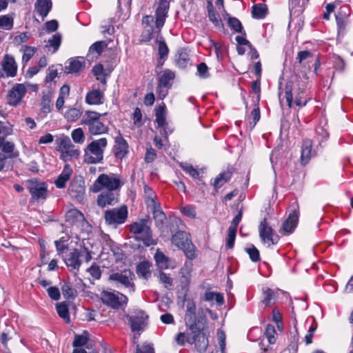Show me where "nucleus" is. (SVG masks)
<instances>
[{
    "mask_svg": "<svg viewBox=\"0 0 353 353\" xmlns=\"http://www.w3.org/2000/svg\"><path fill=\"white\" fill-rule=\"evenodd\" d=\"M107 145L108 140L106 138L92 141L84 149L83 161L88 164L102 163L104 150Z\"/></svg>",
    "mask_w": 353,
    "mask_h": 353,
    "instance_id": "f257e3e1",
    "label": "nucleus"
},
{
    "mask_svg": "<svg viewBox=\"0 0 353 353\" xmlns=\"http://www.w3.org/2000/svg\"><path fill=\"white\" fill-rule=\"evenodd\" d=\"M130 232L136 241H141L144 245L149 247L157 243L152 237V232L147 219H141L130 225Z\"/></svg>",
    "mask_w": 353,
    "mask_h": 353,
    "instance_id": "f03ea898",
    "label": "nucleus"
},
{
    "mask_svg": "<svg viewBox=\"0 0 353 353\" xmlns=\"http://www.w3.org/2000/svg\"><path fill=\"white\" fill-rule=\"evenodd\" d=\"M123 184L124 182L118 174H101L90 188V190L92 192H99L103 189H106V191L115 192L119 190Z\"/></svg>",
    "mask_w": 353,
    "mask_h": 353,
    "instance_id": "7ed1b4c3",
    "label": "nucleus"
},
{
    "mask_svg": "<svg viewBox=\"0 0 353 353\" xmlns=\"http://www.w3.org/2000/svg\"><path fill=\"white\" fill-rule=\"evenodd\" d=\"M172 242L183 250L189 259L192 260L196 257V248L189 233L184 231L176 232L172 237Z\"/></svg>",
    "mask_w": 353,
    "mask_h": 353,
    "instance_id": "20e7f679",
    "label": "nucleus"
},
{
    "mask_svg": "<svg viewBox=\"0 0 353 353\" xmlns=\"http://www.w3.org/2000/svg\"><path fill=\"white\" fill-rule=\"evenodd\" d=\"M101 114L94 111H86L82 117V123L88 125L91 134L97 135L108 132V127L100 121Z\"/></svg>",
    "mask_w": 353,
    "mask_h": 353,
    "instance_id": "39448f33",
    "label": "nucleus"
},
{
    "mask_svg": "<svg viewBox=\"0 0 353 353\" xmlns=\"http://www.w3.org/2000/svg\"><path fill=\"white\" fill-rule=\"evenodd\" d=\"M128 211L126 205L107 210L104 212V220L106 225L117 228L124 223L128 218Z\"/></svg>",
    "mask_w": 353,
    "mask_h": 353,
    "instance_id": "423d86ee",
    "label": "nucleus"
},
{
    "mask_svg": "<svg viewBox=\"0 0 353 353\" xmlns=\"http://www.w3.org/2000/svg\"><path fill=\"white\" fill-rule=\"evenodd\" d=\"M219 13L214 10L210 0L207 2L209 19L211 22H240L236 18L231 17L223 9V0H216Z\"/></svg>",
    "mask_w": 353,
    "mask_h": 353,
    "instance_id": "0eeeda50",
    "label": "nucleus"
},
{
    "mask_svg": "<svg viewBox=\"0 0 353 353\" xmlns=\"http://www.w3.org/2000/svg\"><path fill=\"white\" fill-rule=\"evenodd\" d=\"M190 336L188 341L195 345L196 348L199 352H205L208 346V339L203 332V328H201L196 323L190 325Z\"/></svg>",
    "mask_w": 353,
    "mask_h": 353,
    "instance_id": "6e6552de",
    "label": "nucleus"
},
{
    "mask_svg": "<svg viewBox=\"0 0 353 353\" xmlns=\"http://www.w3.org/2000/svg\"><path fill=\"white\" fill-rule=\"evenodd\" d=\"M134 278V273L129 269L112 273L109 276L110 281H114L117 284H121L125 288H128L130 292H134L135 290V285L133 281Z\"/></svg>",
    "mask_w": 353,
    "mask_h": 353,
    "instance_id": "1a4fd4ad",
    "label": "nucleus"
},
{
    "mask_svg": "<svg viewBox=\"0 0 353 353\" xmlns=\"http://www.w3.org/2000/svg\"><path fill=\"white\" fill-rule=\"evenodd\" d=\"M26 184L32 199L38 201L46 199L48 190L46 183L37 179H32L28 180Z\"/></svg>",
    "mask_w": 353,
    "mask_h": 353,
    "instance_id": "9d476101",
    "label": "nucleus"
},
{
    "mask_svg": "<svg viewBox=\"0 0 353 353\" xmlns=\"http://www.w3.org/2000/svg\"><path fill=\"white\" fill-rule=\"evenodd\" d=\"M101 301L103 303L112 308H119L128 303V297L119 292L103 291L101 294Z\"/></svg>",
    "mask_w": 353,
    "mask_h": 353,
    "instance_id": "9b49d317",
    "label": "nucleus"
},
{
    "mask_svg": "<svg viewBox=\"0 0 353 353\" xmlns=\"http://www.w3.org/2000/svg\"><path fill=\"white\" fill-rule=\"evenodd\" d=\"M259 232L261 241L268 244V246L276 244L279 241V236L274 234L272 228L268 224L265 218L259 223Z\"/></svg>",
    "mask_w": 353,
    "mask_h": 353,
    "instance_id": "f8f14e48",
    "label": "nucleus"
},
{
    "mask_svg": "<svg viewBox=\"0 0 353 353\" xmlns=\"http://www.w3.org/2000/svg\"><path fill=\"white\" fill-rule=\"evenodd\" d=\"M175 77L174 72L170 70H164L159 78L158 92L161 99L165 97L168 90L172 87V81Z\"/></svg>",
    "mask_w": 353,
    "mask_h": 353,
    "instance_id": "ddd939ff",
    "label": "nucleus"
},
{
    "mask_svg": "<svg viewBox=\"0 0 353 353\" xmlns=\"http://www.w3.org/2000/svg\"><path fill=\"white\" fill-rule=\"evenodd\" d=\"M148 317L145 312L142 310L134 312L132 314L126 316L133 332L142 331L146 325Z\"/></svg>",
    "mask_w": 353,
    "mask_h": 353,
    "instance_id": "4468645a",
    "label": "nucleus"
},
{
    "mask_svg": "<svg viewBox=\"0 0 353 353\" xmlns=\"http://www.w3.org/2000/svg\"><path fill=\"white\" fill-rule=\"evenodd\" d=\"M305 83L301 81L300 77H296L294 80H290L287 82L285 86V94L287 104L289 108H292V92L294 91V94H296V93H299V89L301 88H305Z\"/></svg>",
    "mask_w": 353,
    "mask_h": 353,
    "instance_id": "2eb2a0df",
    "label": "nucleus"
},
{
    "mask_svg": "<svg viewBox=\"0 0 353 353\" xmlns=\"http://www.w3.org/2000/svg\"><path fill=\"white\" fill-rule=\"evenodd\" d=\"M68 193L71 197L81 201L85 194V182L81 176L74 177L70 182Z\"/></svg>",
    "mask_w": 353,
    "mask_h": 353,
    "instance_id": "dca6fc26",
    "label": "nucleus"
},
{
    "mask_svg": "<svg viewBox=\"0 0 353 353\" xmlns=\"http://www.w3.org/2000/svg\"><path fill=\"white\" fill-rule=\"evenodd\" d=\"M26 92V88L23 84L17 83L8 92V103L12 105H18L25 96Z\"/></svg>",
    "mask_w": 353,
    "mask_h": 353,
    "instance_id": "f3484780",
    "label": "nucleus"
},
{
    "mask_svg": "<svg viewBox=\"0 0 353 353\" xmlns=\"http://www.w3.org/2000/svg\"><path fill=\"white\" fill-rule=\"evenodd\" d=\"M307 0H292L290 5V17L291 21H302V13Z\"/></svg>",
    "mask_w": 353,
    "mask_h": 353,
    "instance_id": "a211bd4d",
    "label": "nucleus"
},
{
    "mask_svg": "<svg viewBox=\"0 0 353 353\" xmlns=\"http://www.w3.org/2000/svg\"><path fill=\"white\" fill-rule=\"evenodd\" d=\"M65 220L69 224L76 225L77 228L88 225L84 215L77 209L68 210L65 215Z\"/></svg>",
    "mask_w": 353,
    "mask_h": 353,
    "instance_id": "6ab92c4d",
    "label": "nucleus"
},
{
    "mask_svg": "<svg viewBox=\"0 0 353 353\" xmlns=\"http://www.w3.org/2000/svg\"><path fill=\"white\" fill-rule=\"evenodd\" d=\"M299 216V206L294 209L288 216V219L283 222L281 232L284 234L292 233L296 228Z\"/></svg>",
    "mask_w": 353,
    "mask_h": 353,
    "instance_id": "aec40b11",
    "label": "nucleus"
},
{
    "mask_svg": "<svg viewBox=\"0 0 353 353\" xmlns=\"http://www.w3.org/2000/svg\"><path fill=\"white\" fill-rule=\"evenodd\" d=\"M119 194L112 191H105L98 195L97 203L101 208H105L107 205H114L118 202Z\"/></svg>",
    "mask_w": 353,
    "mask_h": 353,
    "instance_id": "412c9836",
    "label": "nucleus"
},
{
    "mask_svg": "<svg viewBox=\"0 0 353 353\" xmlns=\"http://www.w3.org/2000/svg\"><path fill=\"white\" fill-rule=\"evenodd\" d=\"M154 258L157 266L160 269H174L176 266L175 261L165 256L159 249H157Z\"/></svg>",
    "mask_w": 353,
    "mask_h": 353,
    "instance_id": "4be33fe9",
    "label": "nucleus"
},
{
    "mask_svg": "<svg viewBox=\"0 0 353 353\" xmlns=\"http://www.w3.org/2000/svg\"><path fill=\"white\" fill-rule=\"evenodd\" d=\"M113 152L116 158L122 159L128 152V144L121 134L115 138Z\"/></svg>",
    "mask_w": 353,
    "mask_h": 353,
    "instance_id": "5701e85b",
    "label": "nucleus"
},
{
    "mask_svg": "<svg viewBox=\"0 0 353 353\" xmlns=\"http://www.w3.org/2000/svg\"><path fill=\"white\" fill-rule=\"evenodd\" d=\"M1 66L7 77H14L17 74V66L13 57L6 54L1 61Z\"/></svg>",
    "mask_w": 353,
    "mask_h": 353,
    "instance_id": "b1692460",
    "label": "nucleus"
},
{
    "mask_svg": "<svg viewBox=\"0 0 353 353\" xmlns=\"http://www.w3.org/2000/svg\"><path fill=\"white\" fill-rule=\"evenodd\" d=\"M85 62L79 60V57L68 59L65 65L64 72L66 74H77L83 70Z\"/></svg>",
    "mask_w": 353,
    "mask_h": 353,
    "instance_id": "393cba45",
    "label": "nucleus"
},
{
    "mask_svg": "<svg viewBox=\"0 0 353 353\" xmlns=\"http://www.w3.org/2000/svg\"><path fill=\"white\" fill-rule=\"evenodd\" d=\"M80 256H83V254H80L77 249L73 250L65 259L67 266L72 268V270H78L81 265Z\"/></svg>",
    "mask_w": 353,
    "mask_h": 353,
    "instance_id": "a878e982",
    "label": "nucleus"
},
{
    "mask_svg": "<svg viewBox=\"0 0 353 353\" xmlns=\"http://www.w3.org/2000/svg\"><path fill=\"white\" fill-rule=\"evenodd\" d=\"M152 208L155 225L159 230H162L166 221V215L161 210L160 204L153 206Z\"/></svg>",
    "mask_w": 353,
    "mask_h": 353,
    "instance_id": "bb28decb",
    "label": "nucleus"
},
{
    "mask_svg": "<svg viewBox=\"0 0 353 353\" xmlns=\"http://www.w3.org/2000/svg\"><path fill=\"white\" fill-rule=\"evenodd\" d=\"M51 8V0H37L34 5L35 11L41 17V20L48 15Z\"/></svg>",
    "mask_w": 353,
    "mask_h": 353,
    "instance_id": "cd10ccee",
    "label": "nucleus"
},
{
    "mask_svg": "<svg viewBox=\"0 0 353 353\" xmlns=\"http://www.w3.org/2000/svg\"><path fill=\"white\" fill-rule=\"evenodd\" d=\"M104 101V94L99 89L92 90L85 97V102L90 105H99Z\"/></svg>",
    "mask_w": 353,
    "mask_h": 353,
    "instance_id": "c85d7f7f",
    "label": "nucleus"
},
{
    "mask_svg": "<svg viewBox=\"0 0 353 353\" xmlns=\"http://www.w3.org/2000/svg\"><path fill=\"white\" fill-rule=\"evenodd\" d=\"M156 4L155 22H164L168 17L170 3L156 1Z\"/></svg>",
    "mask_w": 353,
    "mask_h": 353,
    "instance_id": "c756f323",
    "label": "nucleus"
},
{
    "mask_svg": "<svg viewBox=\"0 0 353 353\" xmlns=\"http://www.w3.org/2000/svg\"><path fill=\"white\" fill-rule=\"evenodd\" d=\"M64 150L62 151L61 156L64 161H70L72 158H77L79 155V151L73 146L70 145V141L68 140L67 142L61 143Z\"/></svg>",
    "mask_w": 353,
    "mask_h": 353,
    "instance_id": "7c9ffc66",
    "label": "nucleus"
},
{
    "mask_svg": "<svg viewBox=\"0 0 353 353\" xmlns=\"http://www.w3.org/2000/svg\"><path fill=\"white\" fill-rule=\"evenodd\" d=\"M72 171L69 165H65L63 172L59 175L54 181V184L58 188H63L65 187L66 183L70 178Z\"/></svg>",
    "mask_w": 353,
    "mask_h": 353,
    "instance_id": "2f4dec72",
    "label": "nucleus"
},
{
    "mask_svg": "<svg viewBox=\"0 0 353 353\" xmlns=\"http://www.w3.org/2000/svg\"><path fill=\"white\" fill-rule=\"evenodd\" d=\"M312 141L310 139L304 140L302 145L301 162L302 164H306L311 158L312 155Z\"/></svg>",
    "mask_w": 353,
    "mask_h": 353,
    "instance_id": "473e14b6",
    "label": "nucleus"
},
{
    "mask_svg": "<svg viewBox=\"0 0 353 353\" xmlns=\"http://www.w3.org/2000/svg\"><path fill=\"white\" fill-rule=\"evenodd\" d=\"M14 144L12 142L7 141L3 137H1V141H0V150L8 154V157L14 158L18 156V152H14Z\"/></svg>",
    "mask_w": 353,
    "mask_h": 353,
    "instance_id": "72a5a7b5",
    "label": "nucleus"
},
{
    "mask_svg": "<svg viewBox=\"0 0 353 353\" xmlns=\"http://www.w3.org/2000/svg\"><path fill=\"white\" fill-rule=\"evenodd\" d=\"M268 13V9L264 3H257L252 6V14L256 19H263Z\"/></svg>",
    "mask_w": 353,
    "mask_h": 353,
    "instance_id": "f704fd0d",
    "label": "nucleus"
},
{
    "mask_svg": "<svg viewBox=\"0 0 353 353\" xmlns=\"http://www.w3.org/2000/svg\"><path fill=\"white\" fill-rule=\"evenodd\" d=\"M143 192L144 198L148 205L153 207L159 204L155 201L157 199V195L148 185H144Z\"/></svg>",
    "mask_w": 353,
    "mask_h": 353,
    "instance_id": "c9c22d12",
    "label": "nucleus"
},
{
    "mask_svg": "<svg viewBox=\"0 0 353 353\" xmlns=\"http://www.w3.org/2000/svg\"><path fill=\"white\" fill-rule=\"evenodd\" d=\"M275 293L269 288H263V299L262 303L265 306H269L274 303L275 302Z\"/></svg>",
    "mask_w": 353,
    "mask_h": 353,
    "instance_id": "e433bc0d",
    "label": "nucleus"
},
{
    "mask_svg": "<svg viewBox=\"0 0 353 353\" xmlns=\"http://www.w3.org/2000/svg\"><path fill=\"white\" fill-rule=\"evenodd\" d=\"M150 263L148 261H143L137 266V274L145 279H148L150 275Z\"/></svg>",
    "mask_w": 353,
    "mask_h": 353,
    "instance_id": "4c0bfd02",
    "label": "nucleus"
},
{
    "mask_svg": "<svg viewBox=\"0 0 353 353\" xmlns=\"http://www.w3.org/2000/svg\"><path fill=\"white\" fill-rule=\"evenodd\" d=\"M231 176L232 172L230 171H226L219 174L214 181L213 185L214 188L217 190L222 187L225 183L230 181Z\"/></svg>",
    "mask_w": 353,
    "mask_h": 353,
    "instance_id": "58836bf2",
    "label": "nucleus"
},
{
    "mask_svg": "<svg viewBox=\"0 0 353 353\" xmlns=\"http://www.w3.org/2000/svg\"><path fill=\"white\" fill-rule=\"evenodd\" d=\"M187 311L185 314V319L188 320L190 323H194L195 322L196 319V304L192 300H188L187 302Z\"/></svg>",
    "mask_w": 353,
    "mask_h": 353,
    "instance_id": "ea45409f",
    "label": "nucleus"
},
{
    "mask_svg": "<svg viewBox=\"0 0 353 353\" xmlns=\"http://www.w3.org/2000/svg\"><path fill=\"white\" fill-rule=\"evenodd\" d=\"M190 61L189 54L186 49H181L178 51L176 64L181 68L187 66Z\"/></svg>",
    "mask_w": 353,
    "mask_h": 353,
    "instance_id": "a19ab883",
    "label": "nucleus"
},
{
    "mask_svg": "<svg viewBox=\"0 0 353 353\" xmlns=\"http://www.w3.org/2000/svg\"><path fill=\"white\" fill-rule=\"evenodd\" d=\"M132 0H119V8L121 9L124 6V13L119 14L118 21H125L128 19L130 16V9Z\"/></svg>",
    "mask_w": 353,
    "mask_h": 353,
    "instance_id": "79ce46f5",
    "label": "nucleus"
},
{
    "mask_svg": "<svg viewBox=\"0 0 353 353\" xmlns=\"http://www.w3.org/2000/svg\"><path fill=\"white\" fill-rule=\"evenodd\" d=\"M56 308L59 316L62 318L66 323H69L70 319L67 304L64 302L57 303Z\"/></svg>",
    "mask_w": 353,
    "mask_h": 353,
    "instance_id": "37998d69",
    "label": "nucleus"
},
{
    "mask_svg": "<svg viewBox=\"0 0 353 353\" xmlns=\"http://www.w3.org/2000/svg\"><path fill=\"white\" fill-rule=\"evenodd\" d=\"M62 37L60 33H56L48 39L49 47L52 48V53H55L61 43ZM48 47V46H46Z\"/></svg>",
    "mask_w": 353,
    "mask_h": 353,
    "instance_id": "c03bdc74",
    "label": "nucleus"
},
{
    "mask_svg": "<svg viewBox=\"0 0 353 353\" xmlns=\"http://www.w3.org/2000/svg\"><path fill=\"white\" fill-rule=\"evenodd\" d=\"M156 122L159 127H164L166 124L165 110L164 106H159L156 110Z\"/></svg>",
    "mask_w": 353,
    "mask_h": 353,
    "instance_id": "a18cd8bd",
    "label": "nucleus"
},
{
    "mask_svg": "<svg viewBox=\"0 0 353 353\" xmlns=\"http://www.w3.org/2000/svg\"><path fill=\"white\" fill-rule=\"evenodd\" d=\"M310 98L305 97V88L299 89V93H296L294 103L297 106H305Z\"/></svg>",
    "mask_w": 353,
    "mask_h": 353,
    "instance_id": "49530a36",
    "label": "nucleus"
},
{
    "mask_svg": "<svg viewBox=\"0 0 353 353\" xmlns=\"http://www.w3.org/2000/svg\"><path fill=\"white\" fill-rule=\"evenodd\" d=\"M108 46V43L105 41H99L94 43L89 48V52L94 53L96 52L98 54H101V52L105 49Z\"/></svg>",
    "mask_w": 353,
    "mask_h": 353,
    "instance_id": "de8ad7c7",
    "label": "nucleus"
},
{
    "mask_svg": "<svg viewBox=\"0 0 353 353\" xmlns=\"http://www.w3.org/2000/svg\"><path fill=\"white\" fill-rule=\"evenodd\" d=\"M81 110L74 108L69 109L65 114V119L69 121H75L81 116Z\"/></svg>",
    "mask_w": 353,
    "mask_h": 353,
    "instance_id": "09e8293b",
    "label": "nucleus"
},
{
    "mask_svg": "<svg viewBox=\"0 0 353 353\" xmlns=\"http://www.w3.org/2000/svg\"><path fill=\"white\" fill-rule=\"evenodd\" d=\"M154 32L153 26L150 23H146L144 30L141 34V41L147 42L152 39Z\"/></svg>",
    "mask_w": 353,
    "mask_h": 353,
    "instance_id": "8fccbe9b",
    "label": "nucleus"
},
{
    "mask_svg": "<svg viewBox=\"0 0 353 353\" xmlns=\"http://www.w3.org/2000/svg\"><path fill=\"white\" fill-rule=\"evenodd\" d=\"M158 43V52L160 59H164L168 57V48L163 39L162 40H157Z\"/></svg>",
    "mask_w": 353,
    "mask_h": 353,
    "instance_id": "3c124183",
    "label": "nucleus"
},
{
    "mask_svg": "<svg viewBox=\"0 0 353 353\" xmlns=\"http://www.w3.org/2000/svg\"><path fill=\"white\" fill-rule=\"evenodd\" d=\"M245 252L249 254L250 259L253 262H258L260 261V253L257 248L252 245L250 248H245Z\"/></svg>",
    "mask_w": 353,
    "mask_h": 353,
    "instance_id": "603ef678",
    "label": "nucleus"
},
{
    "mask_svg": "<svg viewBox=\"0 0 353 353\" xmlns=\"http://www.w3.org/2000/svg\"><path fill=\"white\" fill-rule=\"evenodd\" d=\"M72 140L77 143H83L85 140V135L81 128H77L72 132Z\"/></svg>",
    "mask_w": 353,
    "mask_h": 353,
    "instance_id": "864d4df0",
    "label": "nucleus"
},
{
    "mask_svg": "<svg viewBox=\"0 0 353 353\" xmlns=\"http://www.w3.org/2000/svg\"><path fill=\"white\" fill-rule=\"evenodd\" d=\"M276 333L274 326L268 324L266 327L265 335L270 344H274L276 343V337L274 336Z\"/></svg>",
    "mask_w": 353,
    "mask_h": 353,
    "instance_id": "5fc2aeb1",
    "label": "nucleus"
},
{
    "mask_svg": "<svg viewBox=\"0 0 353 353\" xmlns=\"http://www.w3.org/2000/svg\"><path fill=\"white\" fill-rule=\"evenodd\" d=\"M250 116L252 119V121L250 122V126L251 129H252L261 118L260 109L258 105H256L251 112Z\"/></svg>",
    "mask_w": 353,
    "mask_h": 353,
    "instance_id": "6e6d98bb",
    "label": "nucleus"
},
{
    "mask_svg": "<svg viewBox=\"0 0 353 353\" xmlns=\"http://www.w3.org/2000/svg\"><path fill=\"white\" fill-rule=\"evenodd\" d=\"M236 230L228 228V236L226 238V246L231 249L234 247Z\"/></svg>",
    "mask_w": 353,
    "mask_h": 353,
    "instance_id": "4d7b16f0",
    "label": "nucleus"
},
{
    "mask_svg": "<svg viewBox=\"0 0 353 353\" xmlns=\"http://www.w3.org/2000/svg\"><path fill=\"white\" fill-rule=\"evenodd\" d=\"M180 166L183 171L189 174L192 177H198L199 172L192 165H190L188 163H181Z\"/></svg>",
    "mask_w": 353,
    "mask_h": 353,
    "instance_id": "13d9d810",
    "label": "nucleus"
},
{
    "mask_svg": "<svg viewBox=\"0 0 353 353\" xmlns=\"http://www.w3.org/2000/svg\"><path fill=\"white\" fill-rule=\"evenodd\" d=\"M156 157L157 154L155 150L152 148L150 144H147L145 161L147 163H151L155 159Z\"/></svg>",
    "mask_w": 353,
    "mask_h": 353,
    "instance_id": "bf43d9fd",
    "label": "nucleus"
},
{
    "mask_svg": "<svg viewBox=\"0 0 353 353\" xmlns=\"http://www.w3.org/2000/svg\"><path fill=\"white\" fill-rule=\"evenodd\" d=\"M35 48L29 46H25L23 49V54L22 61L23 63H27L35 53Z\"/></svg>",
    "mask_w": 353,
    "mask_h": 353,
    "instance_id": "052dcab7",
    "label": "nucleus"
},
{
    "mask_svg": "<svg viewBox=\"0 0 353 353\" xmlns=\"http://www.w3.org/2000/svg\"><path fill=\"white\" fill-rule=\"evenodd\" d=\"M61 290L63 296L66 299L73 298L74 296V290L68 283L63 285L61 287Z\"/></svg>",
    "mask_w": 353,
    "mask_h": 353,
    "instance_id": "680f3d73",
    "label": "nucleus"
},
{
    "mask_svg": "<svg viewBox=\"0 0 353 353\" xmlns=\"http://www.w3.org/2000/svg\"><path fill=\"white\" fill-rule=\"evenodd\" d=\"M197 72L201 78L205 79L209 77L208 68L205 63H201L198 65Z\"/></svg>",
    "mask_w": 353,
    "mask_h": 353,
    "instance_id": "e2e57ef3",
    "label": "nucleus"
},
{
    "mask_svg": "<svg viewBox=\"0 0 353 353\" xmlns=\"http://www.w3.org/2000/svg\"><path fill=\"white\" fill-rule=\"evenodd\" d=\"M48 74L46 77V82L52 81L58 75V70L55 68V66L52 65L48 69Z\"/></svg>",
    "mask_w": 353,
    "mask_h": 353,
    "instance_id": "0e129e2a",
    "label": "nucleus"
},
{
    "mask_svg": "<svg viewBox=\"0 0 353 353\" xmlns=\"http://www.w3.org/2000/svg\"><path fill=\"white\" fill-rule=\"evenodd\" d=\"M181 210L183 214L188 217L194 218L196 216V213L195 208L192 205L183 206Z\"/></svg>",
    "mask_w": 353,
    "mask_h": 353,
    "instance_id": "69168bd1",
    "label": "nucleus"
},
{
    "mask_svg": "<svg viewBox=\"0 0 353 353\" xmlns=\"http://www.w3.org/2000/svg\"><path fill=\"white\" fill-rule=\"evenodd\" d=\"M159 279L166 288L172 285V278H170L168 274L163 272L159 273Z\"/></svg>",
    "mask_w": 353,
    "mask_h": 353,
    "instance_id": "338daca9",
    "label": "nucleus"
},
{
    "mask_svg": "<svg viewBox=\"0 0 353 353\" xmlns=\"http://www.w3.org/2000/svg\"><path fill=\"white\" fill-rule=\"evenodd\" d=\"M48 294L49 296L55 301H57L60 299L61 294L59 292V289L57 287H49L47 289Z\"/></svg>",
    "mask_w": 353,
    "mask_h": 353,
    "instance_id": "774afa93",
    "label": "nucleus"
}]
</instances>
